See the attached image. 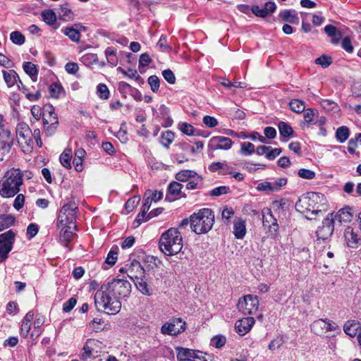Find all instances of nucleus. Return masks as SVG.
Returning a JSON list of instances; mask_svg holds the SVG:
<instances>
[{"mask_svg": "<svg viewBox=\"0 0 361 361\" xmlns=\"http://www.w3.org/2000/svg\"><path fill=\"white\" fill-rule=\"evenodd\" d=\"M238 10L243 13L249 15L250 12L257 17L264 18L271 16L276 9V5L274 1H267L263 8L254 5L251 8L248 5L240 4L237 6Z\"/></svg>", "mask_w": 361, "mask_h": 361, "instance_id": "9", "label": "nucleus"}, {"mask_svg": "<svg viewBox=\"0 0 361 361\" xmlns=\"http://www.w3.org/2000/svg\"><path fill=\"white\" fill-rule=\"evenodd\" d=\"M15 220L11 214H0V232L13 225Z\"/></svg>", "mask_w": 361, "mask_h": 361, "instance_id": "35", "label": "nucleus"}, {"mask_svg": "<svg viewBox=\"0 0 361 361\" xmlns=\"http://www.w3.org/2000/svg\"><path fill=\"white\" fill-rule=\"evenodd\" d=\"M126 274L133 282L141 278H145V270L140 262L136 259L130 260L128 264Z\"/></svg>", "mask_w": 361, "mask_h": 361, "instance_id": "15", "label": "nucleus"}, {"mask_svg": "<svg viewBox=\"0 0 361 361\" xmlns=\"http://www.w3.org/2000/svg\"><path fill=\"white\" fill-rule=\"evenodd\" d=\"M140 197L138 196H134L126 202L125 208L128 213L132 212L139 204Z\"/></svg>", "mask_w": 361, "mask_h": 361, "instance_id": "55", "label": "nucleus"}, {"mask_svg": "<svg viewBox=\"0 0 361 361\" xmlns=\"http://www.w3.org/2000/svg\"><path fill=\"white\" fill-rule=\"evenodd\" d=\"M326 200L324 194L311 192L303 195L295 203V209L305 215L308 219H312L324 209Z\"/></svg>", "mask_w": 361, "mask_h": 361, "instance_id": "1", "label": "nucleus"}, {"mask_svg": "<svg viewBox=\"0 0 361 361\" xmlns=\"http://www.w3.org/2000/svg\"><path fill=\"white\" fill-rule=\"evenodd\" d=\"M58 13L59 18L63 21H70L74 19V14L67 3L60 6Z\"/></svg>", "mask_w": 361, "mask_h": 361, "instance_id": "26", "label": "nucleus"}, {"mask_svg": "<svg viewBox=\"0 0 361 361\" xmlns=\"http://www.w3.org/2000/svg\"><path fill=\"white\" fill-rule=\"evenodd\" d=\"M30 329H31V324L22 322L21 329H20L21 336L24 338H26L29 335H30V336L32 338H33L34 336L37 337L39 335V331H37L36 334H35L34 332H32L31 334H30Z\"/></svg>", "mask_w": 361, "mask_h": 361, "instance_id": "51", "label": "nucleus"}, {"mask_svg": "<svg viewBox=\"0 0 361 361\" xmlns=\"http://www.w3.org/2000/svg\"><path fill=\"white\" fill-rule=\"evenodd\" d=\"M61 231L60 233V241L61 243L66 247H69V243L73 240L74 236L77 235L74 232L73 228H69L68 227H61Z\"/></svg>", "mask_w": 361, "mask_h": 361, "instance_id": "24", "label": "nucleus"}, {"mask_svg": "<svg viewBox=\"0 0 361 361\" xmlns=\"http://www.w3.org/2000/svg\"><path fill=\"white\" fill-rule=\"evenodd\" d=\"M186 329V323L180 318H173L164 323L161 327V332L164 335L177 336Z\"/></svg>", "mask_w": 361, "mask_h": 361, "instance_id": "12", "label": "nucleus"}, {"mask_svg": "<svg viewBox=\"0 0 361 361\" xmlns=\"http://www.w3.org/2000/svg\"><path fill=\"white\" fill-rule=\"evenodd\" d=\"M32 130L25 123H20L16 126V136L18 142L25 153L31 152L34 147V141L32 139Z\"/></svg>", "mask_w": 361, "mask_h": 361, "instance_id": "7", "label": "nucleus"}, {"mask_svg": "<svg viewBox=\"0 0 361 361\" xmlns=\"http://www.w3.org/2000/svg\"><path fill=\"white\" fill-rule=\"evenodd\" d=\"M117 250L118 247H116L115 249L112 247L111 250L109 251L105 260V264H108L109 266L104 267V269H108L109 267H112L113 265L115 264L118 258Z\"/></svg>", "mask_w": 361, "mask_h": 361, "instance_id": "45", "label": "nucleus"}, {"mask_svg": "<svg viewBox=\"0 0 361 361\" xmlns=\"http://www.w3.org/2000/svg\"><path fill=\"white\" fill-rule=\"evenodd\" d=\"M163 194L160 191L147 190L143 196V200H148L150 204L152 202H158L162 198Z\"/></svg>", "mask_w": 361, "mask_h": 361, "instance_id": "39", "label": "nucleus"}, {"mask_svg": "<svg viewBox=\"0 0 361 361\" xmlns=\"http://www.w3.org/2000/svg\"><path fill=\"white\" fill-rule=\"evenodd\" d=\"M15 237L16 233L12 230H8L6 232L0 234V247L6 250L9 247L11 252L15 242Z\"/></svg>", "mask_w": 361, "mask_h": 361, "instance_id": "22", "label": "nucleus"}, {"mask_svg": "<svg viewBox=\"0 0 361 361\" xmlns=\"http://www.w3.org/2000/svg\"><path fill=\"white\" fill-rule=\"evenodd\" d=\"M61 32L73 42H78L80 39V33L77 28L66 27L63 28Z\"/></svg>", "mask_w": 361, "mask_h": 361, "instance_id": "38", "label": "nucleus"}, {"mask_svg": "<svg viewBox=\"0 0 361 361\" xmlns=\"http://www.w3.org/2000/svg\"><path fill=\"white\" fill-rule=\"evenodd\" d=\"M237 307L243 314H254L259 308V299L256 295H246L238 300Z\"/></svg>", "mask_w": 361, "mask_h": 361, "instance_id": "10", "label": "nucleus"}, {"mask_svg": "<svg viewBox=\"0 0 361 361\" xmlns=\"http://www.w3.org/2000/svg\"><path fill=\"white\" fill-rule=\"evenodd\" d=\"M80 61L87 66H90L98 62V57L96 54L88 53L80 58Z\"/></svg>", "mask_w": 361, "mask_h": 361, "instance_id": "47", "label": "nucleus"}, {"mask_svg": "<svg viewBox=\"0 0 361 361\" xmlns=\"http://www.w3.org/2000/svg\"><path fill=\"white\" fill-rule=\"evenodd\" d=\"M284 339L282 335L278 336L274 339H273L269 344V349L271 351H274L279 348L283 344Z\"/></svg>", "mask_w": 361, "mask_h": 361, "instance_id": "54", "label": "nucleus"}, {"mask_svg": "<svg viewBox=\"0 0 361 361\" xmlns=\"http://www.w3.org/2000/svg\"><path fill=\"white\" fill-rule=\"evenodd\" d=\"M151 204L148 200H143V204L141 207L140 212L138 213L135 221L138 223V224H142V222H146L149 220V217H148L147 212L150 208Z\"/></svg>", "mask_w": 361, "mask_h": 361, "instance_id": "33", "label": "nucleus"}, {"mask_svg": "<svg viewBox=\"0 0 361 361\" xmlns=\"http://www.w3.org/2000/svg\"><path fill=\"white\" fill-rule=\"evenodd\" d=\"M101 344L102 343L97 340L88 339L83 346L84 352L82 354V359L87 360L88 358H90L92 356H94V353H97L98 352L96 350V348Z\"/></svg>", "mask_w": 361, "mask_h": 361, "instance_id": "21", "label": "nucleus"}, {"mask_svg": "<svg viewBox=\"0 0 361 361\" xmlns=\"http://www.w3.org/2000/svg\"><path fill=\"white\" fill-rule=\"evenodd\" d=\"M49 94L51 97L59 98L64 94L63 88L59 83H52L49 87Z\"/></svg>", "mask_w": 361, "mask_h": 361, "instance_id": "46", "label": "nucleus"}, {"mask_svg": "<svg viewBox=\"0 0 361 361\" xmlns=\"http://www.w3.org/2000/svg\"><path fill=\"white\" fill-rule=\"evenodd\" d=\"M132 86L124 81H121L118 85V90L126 98V94L130 93Z\"/></svg>", "mask_w": 361, "mask_h": 361, "instance_id": "61", "label": "nucleus"}, {"mask_svg": "<svg viewBox=\"0 0 361 361\" xmlns=\"http://www.w3.org/2000/svg\"><path fill=\"white\" fill-rule=\"evenodd\" d=\"M10 39L13 43L18 45L24 44L25 41L24 35H23L21 32L18 31L12 32L10 35Z\"/></svg>", "mask_w": 361, "mask_h": 361, "instance_id": "58", "label": "nucleus"}, {"mask_svg": "<svg viewBox=\"0 0 361 361\" xmlns=\"http://www.w3.org/2000/svg\"><path fill=\"white\" fill-rule=\"evenodd\" d=\"M4 80L8 87H12L17 83L19 76L18 73L13 69L8 71H2Z\"/></svg>", "mask_w": 361, "mask_h": 361, "instance_id": "29", "label": "nucleus"}, {"mask_svg": "<svg viewBox=\"0 0 361 361\" xmlns=\"http://www.w3.org/2000/svg\"><path fill=\"white\" fill-rule=\"evenodd\" d=\"M255 152V145L250 142H244L241 144L240 153L244 155H251Z\"/></svg>", "mask_w": 361, "mask_h": 361, "instance_id": "59", "label": "nucleus"}, {"mask_svg": "<svg viewBox=\"0 0 361 361\" xmlns=\"http://www.w3.org/2000/svg\"><path fill=\"white\" fill-rule=\"evenodd\" d=\"M290 109L297 114H300L305 110V104L302 100L293 99L289 102Z\"/></svg>", "mask_w": 361, "mask_h": 361, "instance_id": "42", "label": "nucleus"}, {"mask_svg": "<svg viewBox=\"0 0 361 361\" xmlns=\"http://www.w3.org/2000/svg\"><path fill=\"white\" fill-rule=\"evenodd\" d=\"M298 176L305 179L311 180L315 177V173L310 169H301L298 171Z\"/></svg>", "mask_w": 361, "mask_h": 361, "instance_id": "63", "label": "nucleus"}, {"mask_svg": "<svg viewBox=\"0 0 361 361\" xmlns=\"http://www.w3.org/2000/svg\"><path fill=\"white\" fill-rule=\"evenodd\" d=\"M94 305L98 311L104 310L109 314H116L121 308L120 300L103 285L94 295Z\"/></svg>", "mask_w": 361, "mask_h": 361, "instance_id": "3", "label": "nucleus"}, {"mask_svg": "<svg viewBox=\"0 0 361 361\" xmlns=\"http://www.w3.org/2000/svg\"><path fill=\"white\" fill-rule=\"evenodd\" d=\"M43 125L47 136L53 135L59 126V118L52 105H45L43 108Z\"/></svg>", "mask_w": 361, "mask_h": 361, "instance_id": "8", "label": "nucleus"}, {"mask_svg": "<svg viewBox=\"0 0 361 361\" xmlns=\"http://www.w3.org/2000/svg\"><path fill=\"white\" fill-rule=\"evenodd\" d=\"M345 239L346 240L347 245L350 247H356L358 243L359 238L357 235L353 231V230L348 227L344 233Z\"/></svg>", "mask_w": 361, "mask_h": 361, "instance_id": "34", "label": "nucleus"}, {"mask_svg": "<svg viewBox=\"0 0 361 361\" xmlns=\"http://www.w3.org/2000/svg\"><path fill=\"white\" fill-rule=\"evenodd\" d=\"M77 211L78 207L74 202L65 204L59 212L56 221L57 227H68L77 231L75 224Z\"/></svg>", "mask_w": 361, "mask_h": 361, "instance_id": "6", "label": "nucleus"}, {"mask_svg": "<svg viewBox=\"0 0 361 361\" xmlns=\"http://www.w3.org/2000/svg\"><path fill=\"white\" fill-rule=\"evenodd\" d=\"M148 83L153 92H157L159 89L160 81L157 75H151L148 78Z\"/></svg>", "mask_w": 361, "mask_h": 361, "instance_id": "60", "label": "nucleus"}, {"mask_svg": "<svg viewBox=\"0 0 361 361\" xmlns=\"http://www.w3.org/2000/svg\"><path fill=\"white\" fill-rule=\"evenodd\" d=\"M105 56L106 58L107 62L112 66L114 67L118 63V59L116 54L115 49L111 47H109L105 49Z\"/></svg>", "mask_w": 361, "mask_h": 361, "instance_id": "44", "label": "nucleus"}, {"mask_svg": "<svg viewBox=\"0 0 361 361\" xmlns=\"http://www.w3.org/2000/svg\"><path fill=\"white\" fill-rule=\"evenodd\" d=\"M24 71L30 75L32 80L35 82L37 80L38 71L35 64L31 62H24L23 65Z\"/></svg>", "mask_w": 361, "mask_h": 361, "instance_id": "36", "label": "nucleus"}, {"mask_svg": "<svg viewBox=\"0 0 361 361\" xmlns=\"http://www.w3.org/2000/svg\"><path fill=\"white\" fill-rule=\"evenodd\" d=\"M159 249L166 255L171 256L180 252L183 248V240L177 228H169L159 239Z\"/></svg>", "mask_w": 361, "mask_h": 361, "instance_id": "5", "label": "nucleus"}, {"mask_svg": "<svg viewBox=\"0 0 361 361\" xmlns=\"http://www.w3.org/2000/svg\"><path fill=\"white\" fill-rule=\"evenodd\" d=\"M349 136L350 130L347 126H343L337 128L336 132V138L339 142L343 143L348 139Z\"/></svg>", "mask_w": 361, "mask_h": 361, "instance_id": "40", "label": "nucleus"}, {"mask_svg": "<svg viewBox=\"0 0 361 361\" xmlns=\"http://www.w3.org/2000/svg\"><path fill=\"white\" fill-rule=\"evenodd\" d=\"M175 137L174 133L171 130L163 132L161 135V143L163 146L169 147V145L172 143Z\"/></svg>", "mask_w": 361, "mask_h": 361, "instance_id": "49", "label": "nucleus"}, {"mask_svg": "<svg viewBox=\"0 0 361 361\" xmlns=\"http://www.w3.org/2000/svg\"><path fill=\"white\" fill-rule=\"evenodd\" d=\"M164 78L169 83L174 84L176 82V77L173 71L170 69H166L162 71Z\"/></svg>", "mask_w": 361, "mask_h": 361, "instance_id": "64", "label": "nucleus"}, {"mask_svg": "<svg viewBox=\"0 0 361 361\" xmlns=\"http://www.w3.org/2000/svg\"><path fill=\"white\" fill-rule=\"evenodd\" d=\"M183 185L178 182L173 181L169 183L167 188V194L165 200L169 202L174 201L180 197L182 194Z\"/></svg>", "mask_w": 361, "mask_h": 361, "instance_id": "19", "label": "nucleus"}, {"mask_svg": "<svg viewBox=\"0 0 361 361\" xmlns=\"http://www.w3.org/2000/svg\"><path fill=\"white\" fill-rule=\"evenodd\" d=\"M23 173L19 169L8 170L0 181V195L4 198L14 197L23 185Z\"/></svg>", "mask_w": 361, "mask_h": 361, "instance_id": "2", "label": "nucleus"}, {"mask_svg": "<svg viewBox=\"0 0 361 361\" xmlns=\"http://www.w3.org/2000/svg\"><path fill=\"white\" fill-rule=\"evenodd\" d=\"M255 323V319L252 317L238 319L235 323V331L240 336H244L251 330Z\"/></svg>", "mask_w": 361, "mask_h": 361, "instance_id": "18", "label": "nucleus"}, {"mask_svg": "<svg viewBox=\"0 0 361 361\" xmlns=\"http://www.w3.org/2000/svg\"><path fill=\"white\" fill-rule=\"evenodd\" d=\"M279 17L282 19L283 21L288 22L292 24L299 23V17L298 13L295 10L285 9L280 11Z\"/></svg>", "mask_w": 361, "mask_h": 361, "instance_id": "23", "label": "nucleus"}, {"mask_svg": "<svg viewBox=\"0 0 361 361\" xmlns=\"http://www.w3.org/2000/svg\"><path fill=\"white\" fill-rule=\"evenodd\" d=\"M233 234L237 239H243L246 234L245 221L238 219L233 224Z\"/></svg>", "mask_w": 361, "mask_h": 361, "instance_id": "28", "label": "nucleus"}, {"mask_svg": "<svg viewBox=\"0 0 361 361\" xmlns=\"http://www.w3.org/2000/svg\"><path fill=\"white\" fill-rule=\"evenodd\" d=\"M214 223V214L211 209L204 208L190 216L191 230L197 235L208 233Z\"/></svg>", "mask_w": 361, "mask_h": 361, "instance_id": "4", "label": "nucleus"}, {"mask_svg": "<svg viewBox=\"0 0 361 361\" xmlns=\"http://www.w3.org/2000/svg\"><path fill=\"white\" fill-rule=\"evenodd\" d=\"M233 144V142L229 137L214 136L209 141L208 150L209 152H213L216 149L228 150L231 148Z\"/></svg>", "mask_w": 361, "mask_h": 361, "instance_id": "13", "label": "nucleus"}, {"mask_svg": "<svg viewBox=\"0 0 361 361\" xmlns=\"http://www.w3.org/2000/svg\"><path fill=\"white\" fill-rule=\"evenodd\" d=\"M97 93L102 99H107L109 97V90L108 87L104 83H99L97 87Z\"/></svg>", "mask_w": 361, "mask_h": 361, "instance_id": "53", "label": "nucleus"}, {"mask_svg": "<svg viewBox=\"0 0 361 361\" xmlns=\"http://www.w3.org/2000/svg\"><path fill=\"white\" fill-rule=\"evenodd\" d=\"M14 139L11 135V131L8 129H1L0 130V153L1 155L8 154L13 145Z\"/></svg>", "mask_w": 361, "mask_h": 361, "instance_id": "17", "label": "nucleus"}, {"mask_svg": "<svg viewBox=\"0 0 361 361\" xmlns=\"http://www.w3.org/2000/svg\"><path fill=\"white\" fill-rule=\"evenodd\" d=\"M72 150L70 149H65L60 155L59 160L61 165L66 169H71Z\"/></svg>", "mask_w": 361, "mask_h": 361, "instance_id": "37", "label": "nucleus"}, {"mask_svg": "<svg viewBox=\"0 0 361 361\" xmlns=\"http://www.w3.org/2000/svg\"><path fill=\"white\" fill-rule=\"evenodd\" d=\"M159 111L161 115L166 118L165 127L171 126L173 124V120L169 116V109L164 104H161L159 107Z\"/></svg>", "mask_w": 361, "mask_h": 361, "instance_id": "57", "label": "nucleus"}, {"mask_svg": "<svg viewBox=\"0 0 361 361\" xmlns=\"http://www.w3.org/2000/svg\"><path fill=\"white\" fill-rule=\"evenodd\" d=\"M310 328L311 331L317 336H322L327 332L325 319H319L314 321Z\"/></svg>", "mask_w": 361, "mask_h": 361, "instance_id": "27", "label": "nucleus"}, {"mask_svg": "<svg viewBox=\"0 0 361 361\" xmlns=\"http://www.w3.org/2000/svg\"><path fill=\"white\" fill-rule=\"evenodd\" d=\"M350 207H345L341 209L334 216V219L338 221L340 223H348L351 221L352 214Z\"/></svg>", "mask_w": 361, "mask_h": 361, "instance_id": "32", "label": "nucleus"}, {"mask_svg": "<svg viewBox=\"0 0 361 361\" xmlns=\"http://www.w3.org/2000/svg\"><path fill=\"white\" fill-rule=\"evenodd\" d=\"M137 289L143 295L151 296L153 295V288L147 283L145 278H141L134 281Z\"/></svg>", "mask_w": 361, "mask_h": 361, "instance_id": "30", "label": "nucleus"}, {"mask_svg": "<svg viewBox=\"0 0 361 361\" xmlns=\"http://www.w3.org/2000/svg\"><path fill=\"white\" fill-rule=\"evenodd\" d=\"M303 128H309L312 124H317L316 117H318L317 111L314 109H307L304 111Z\"/></svg>", "mask_w": 361, "mask_h": 361, "instance_id": "31", "label": "nucleus"}, {"mask_svg": "<svg viewBox=\"0 0 361 361\" xmlns=\"http://www.w3.org/2000/svg\"><path fill=\"white\" fill-rule=\"evenodd\" d=\"M176 352L177 353V360L178 361H190L192 358H199L198 353L200 351H195L192 349L185 348L183 347H176Z\"/></svg>", "mask_w": 361, "mask_h": 361, "instance_id": "20", "label": "nucleus"}, {"mask_svg": "<svg viewBox=\"0 0 361 361\" xmlns=\"http://www.w3.org/2000/svg\"><path fill=\"white\" fill-rule=\"evenodd\" d=\"M263 227L267 230L269 235L274 236L276 234L279 226L277 220L272 214L270 209L266 210V213L263 212Z\"/></svg>", "mask_w": 361, "mask_h": 361, "instance_id": "16", "label": "nucleus"}, {"mask_svg": "<svg viewBox=\"0 0 361 361\" xmlns=\"http://www.w3.org/2000/svg\"><path fill=\"white\" fill-rule=\"evenodd\" d=\"M43 20L48 25H52L56 21V13L52 10H46L42 13Z\"/></svg>", "mask_w": 361, "mask_h": 361, "instance_id": "48", "label": "nucleus"}, {"mask_svg": "<svg viewBox=\"0 0 361 361\" xmlns=\"http://www.w3.org/2000/svg\"><path fill=\"white\" fill-rule=\"evenodd\" d=\"M314 62L316 64L320 65L323 68H327L332 63V59L330 56L322 55L316 59Z\"/></svg>", "mask_w": 361, "mask_h": 361, "instance_id": "62", "label": "nucleus"}, {"mask_svg": "<svg viewBox=\"0 0 361 361\" xmlns=\"http://www.w3.org/2000/svg\"><path fill=\"white\" fill-rule=\"evenodd\" d=\"M280 135L283 137H290L293 134L292 127L284 121H280L278 124Z\"/></svg>", "mask_w": 361, "mask_h": 361, "instance_id": "41", "label": "nucleus"}, {"mask_svg": "<svg viewBox=\"0 0 361 361\" xmlns=\"http://www.w3.org/2000/svg\"><path fill=\"white\" fill-rule=\"evenodd\" d=\"M256 189L260 192H264L267 194L275 192L273 183L264 181L259 183L256 187Z\"/></svg>", "mask_w": 361, "mask_h": 361, "instance_id": "52", "label": "nucleus"}, {"mask_svg": "<svg viewBox=\"0 0 361 361\" xmlns=\"http://www.w3.org/2000/svg\"><path fill=\"white\" fill-rule=\"evenodd\" d=\"M197 173L191 170H182L176 175V179L180 182H186L191 178H195Z\"/></svg>", "mask_w": 361, "mask_h": 361, "instance_id": "43", "label": "nucleus"}, {"mask_svg": "<svg viewBox=\"0 0 361 361\" xmlns=\"http://www.w3.org/2000/svg\"><path fill=\"white\" fill-rule=\"evenodd\" d=\"M357 324L355 322H348L343 326L344 332L350 337H354L357 334Z\"/></svg>", "mask_w": 361, "mask_h": 361, "instance_id": "50", "label": "nucleus"}, {"mask_svg": "<svg viewBox=\"0 0 361 361\" xmlns=\"http://www.w3.org/2000/svg\"><path fill=\"white\" fill-rule=\"evenodd\" d=\"M106 288L112 293L118 300L120 298H126L131 291V284L125 279H114L106 286Z\"/></svg>", "mask_w": 361, "mask_h": 361, "instance_id": "11", "label": "nucleus"}, {"mask_svg": "<svg viewBox=\"0 0 361 361\" xmlns=\"http://www.w3.org/2000/svg\"><path fill=\"white\" fill-rule=\"evenodd\" d=\"M317 102L322 109L326 111L332 112L333 114H336L340 111V107L338 104L331 99L319 98Z\"/></svg>", "mask_w": 361, "mask_h": 361, "instance_id": "25", "label": "nucleus"}, {"mask_svg": "<svg viewBox=\"0 0 361 361\" xmlns=\"http://www.w3.org/2000/svg\"><path fill=\"white\" fill-rule=\"evenodd\" d=\"M226 341V337L221 334H219L214 336L211 339V345L216 348H221L225 345Z\"/></svg>", "mask_w": 361, "mask_h": 361, "instance_id": "56", "label": "nucleus"}, {"mask_svg": "<svg viewBox=\"0 0 361 361\" xmlns=\"http://www.w3.org/2000/svg\"><path fill=\"white\" fill-rule=\"evenodd\" d=\"M334 231V219L333 218V214L328 216L322 221V226H319L316 231V234L318 239L323 240H327L332 234Z\"/></svg>", "mask_w": 361, "mask_h": 361, "instance_id": "14", "label": "nucleus"}]
</instances>
